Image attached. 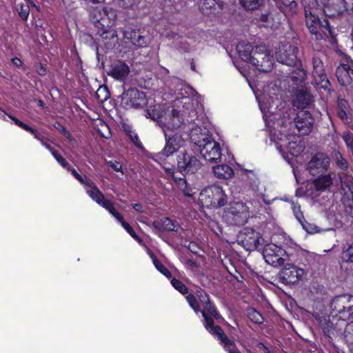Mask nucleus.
I'll use <instances>...</instances> for the list:
<instances>
[{
  "instance_id": "obj_1",
  "label": "nucleus",
  "mask_w": 353,
  "mask_h": 353,
  "mask_svg": "<svg viewBox=\"0 0 353 353\" xmlns=\"http://www.w3.org/2000/svg\"><path fill=\"white\" fill-rule=\"evenodd\" d=\"M250 202L232 201L225 210L224 219L230 225H243L250 216Z\"/></svg>"
},
{
  "instance_id": "obj_2",
  "label": "nucleus",
  "mask_w": 353,
  "mask_h": 353,
  "mask_svg": "<svg viewBox=\"0 0 353 353\" xmlns=\"http://www.w3.org/2000/svg\"><path fill=\"white\" fill-rule=\"evenodd\" d=\"M202 138L195 140L194 143L200 148V153L205 161L212 163H218L221 161L220 144L209 134H202Z\"/></svg>"
},
{
  "instance_id": "obj_3",
  "label": "nucleus",
  "mask_w": 353,
  "mask_h": 353,
  "mask_svg": "<svg viewBox=\"0 0 353 353\" xmlns=\"http://www.w3.org/2000/svg\"><path fill=\"white\" fill-rule=\"evenodd\" d=\"M305 24L310 32L314 36L316 40H321L332 37V30L330 23L326 19L321 20L318 15L306 16Z\"/></svg>"
},
{
  "instance_id": "obj_4",
  "label": "nucleus",
  "mask_w": 353,
  "mask_h": 353,
  "mask_svg": "<svg viewBox=\"0 0 353 353\" xmlns=\"http://www.w3.org/2000/svg\"><path fill=\"white\" fill-rule=\"evenodd\" d=\"M201 200L207 206L221 208L228 202V196L223 188L216 185H211L202 191Z\"/></svg>"
},
{
  "instance_id": "obj_5",
  "label": "nucleus",
  "mask_w": 353,
  "mask_h": 353,
  "mask_svg": "<svg viewBox=\"0 0 353 353\" xmlns=\"http://www.w3.org/2000/svg\"><path fill=\"white\" fill-rule=\"evenodd\" d=\"M331 158L324 152H317L307 163L306 170L313 176L325 174L330 168Z\"/></svg>"
},
{
  "instance_id": "obj_6",
  "label": "nucleus",
  "mask_w": 353,
  "mask_h": 353,
  "mask_svg": "<svg viewBox=\"0 0 353 353\" xmlns=\"http://www.w3.org/2000/svg\"><path fill=\"white\" fill-rule=\"evenodd\" d=\"M201 168L200 161L195 157L192 150H184L177 156V169L184 174H193Z\"/></svg>"
},
{
  "instance_id": "obj_7",
  "label": "nucleus",
  "mask_w": 353,
  "mask_h": 353,
  "mask_svg": "<svg viewBox=\"0 0 353 353\" xmlns=\"http://www.w3.org/2000/svg\"><path fill=\"white\" fill-rule=\"evenodd\" d=\"M251 64L260 72H269L273 68L274 58L265 46H255Z\"/></svg>"
},
{
  "instance_id": "obj_8",
  "label": "nucleus",
  "mask_w": 353,
  "mask_h": 353,
  "mask_svg": "<svg viewBox=\"0 0 353 353\" xmlns=\"http://www.w3.org/2000/svg\"><path fill=\"white\" fill-rule=\"evenodd\" d=\"M239 243L248 251H253L263 247L265 239L260 232L252 228H245L239 236Z\"/></svg>"
},
{
  "instance_id": "obj_9",
  "label": "nucleus",
  "mask_w": 353,
  "mask_h": 353,
  "mask_svg": "<svg viewBox=\"0 0 353 353\" xmlns=\"http://www.w3.org/2000/svg\"><path fill=\"white\" fill-rule=\"evenodd\" d=\"M323 54H316L312 57V74L316 85L325 90H329L331 84L325 73V66L323 62Z\"/></svg>"
},
{
  "instance_id": "obj_10",
  "label": "nucleus",
  "mask_w": 353,
  "mask_h": 353,
  "mask_svg": "<svg viewBox=\"0 0 353 353\" xmlns=\"http://www.w3.org/2000/svg\"><path fill=\"white\" fill-rule=\"evenodd\" d=\"M263 255L265 261L274 266L279 267L284 264L288 259L287 252L274 243L263 245Z\"/></svg>"
},
{
  "instance_id": "obj_11",
  "label": "nucleus",
  "mask_w": 353,
  "mask_h": 353,
  "mask_svg": "<svg viewBox=\"0 0 353 353\" xmlns=\"http://www.w3.org/2000/svg\"><path fill=\"white\" fill-rule=\"evenodd\" d=\"M298 48L289 43H281L276 52V60L289 66H295L301 61L297 58Z\"/></svg>"
},
{
  "instance_id": "obj_12",
  "label": "nucleus",
  "mask_w": 353,
  "mask_h": 353,
  "mask_svg": "<svg viewBox=\"0 0 353 353\" xmlns=\"http://www.w3.org/2000/svg\"><path fill=\"white\" fill-rule=\"evenodd\" d=\"M317 176L311 183L307 184L306 193L313 198L319 196L323 192L331 187L333 179L330 173L316 175Z\"/></svg>"
},
{
  "instance_id": "obj_13",
  "label": "nucleus",
  "mask_w": 353,
  "mask_h": 353,
  "mask_svg": "<svg viewBox=\"0 0 353 353\" xmlns=\"http://www.w3.org/2000/svg\"><path fill=\"white\" fill-rule=\"evenodd\" d=\"M184 120L180 112L175 109L168 110L158 125L163 132L177 130L183 124Z\"/></svg>"
},
{
  "instance_id": "obj_14",
  "label": "nucleus",
  "mask_w": 353,
  "mask_h": 353,
  "mask_svg": "<svg viewBox=\"0 0 353 353\" xmlns=\"http://www.w3.org/2000/svg\"><path fill=\"white\" fill-rule=\"evenodd\" d=\"M121 103L126 108H140L146 103L145 95L135 88L124 90L121 94Z\"/></svg>"
},
{
  "instance_id": "obj_15",
  "label": "nucleus",
  "mask_w": 353,
  "mask_h": 353,
  "mask_svg": "<svg viewBox=\"0 0 353 353\" xmlns=\"http://www.w3.org/2000/svg\"><path fill=\"white\" fill-rule=\"evenodd\" d=\"M163 132L165 137V145L158 154L160 159L172 155L181 147L183 142L181 134L179 133L170 134L168 132Z\"/></svg>"
},
{
  "instance_id": "obj_16",
  "label": "nucleus",
  "mask_w": 353,
  "mask_h": 353,
  "mask_svg": "<svg viewBox=\"0 0 353 353\" xmlns=\"http://www.w3.org/2000/svg\"><path fill=\"white\" fill-rule=\"evenodd\" d=\"M304 274V270L292 264H287L279 273L277 277L279 282L285 284L297 283Z\"/></svg>"
},
{
  "instance_id": "obj_17",
  "label": "nucleus",
  "mask_w": 353,
  "mask_h": 353,
  "mask_svg": "<svg viewBox=\"0 0 353 353\" xmlns=\"http://www.w3.org/2000/svg\"><path fill=\"white\" fill-rule=\"evenodd\" d=\"M314 102V97L308 88L298 86L294 91L292 105L298 109L308 108Z\"/></svg>"
},
{
  "instance_id": "obj_18",
  "label": "nucleus",
  "mask_w": 353,
  "mask_h": 353,
  "mask_svg": "<svg viewBox=\"0 0 353 353\" xmlns=\"http://www.w3.org/2000/svg\"><path fill=\"white\" fill-rule=\"evenodd\" d=\"M186 299L192 309H212L214 307L209 295L201 289L196 291V295H188Z\"/></svg>"
},
{
  "instance_id": "obj_19",
  "label": "nucleus",
  "mask_w": 353,
  "mask_h": 353,
  "mask_svg": "<svg viewBox=\"0 0 353 353\" xmlns=\"http://www.w3.org/2000/svg\"><path fill=\"white\" fill-rule=\"evenodd\" d=\"M294 123L301 135H307L312 130L314 118L308 111H300L294 119Z\"/></svg>"
},
{
  "instance_id": "obj_20",
  "label": "nucleus",
  "mask_w": 353,
  "mask_h": 353,
  "mask_svg": "<svg viewBox=\"0 0 353 353\" xmlns=\"http://www.w3.org/2000/svg\"><path fill=\"white\" fill-rule=\"evenodd\" d=\"M346 9L345 0H326L323 4V12L330 18L341 15Z\"/></svg>"
},
{
  "instance_id": "obj_21",
  "label": "nucleus",
  "mask_w": 353,
  "mask_h": 353,
  "mask_svg": "<svg viewBox=\"0 0 353 353\" xmlns=\"http://www.w3.org/2000/svg\"><path fill=\"white\" fill-rule=\"evenodd\" d=\"M130 73L129 66L123 61H116L110 65L108 74L114 79L124 81Z\"/></svg>"
},
{
  "instance_id": "obj_22",
  "label": "nucleus",
  "mask_w": 353,
  "mask_h": 353,
  "mask_svg": "<svg viewBox=\"0 0 353 353\" xmlns=\"http://www.w3.org/2000/svg\"><path fill=\"white\" fill-rule=\"evenodd\" d=\"M336 76L341 85H349L353 81V68L348 64H340L336 70Z\"/></svg>"
},
{
  "instance_id": "obj_23",
  "label": "nucleus",
  "mask_w": 353,
  "mask_h": 353,
  "mask_svg": "<svg viewBox=\"0 0 353 353\" xmlns=\"http://www.w3.org/2000/svg\"><path fill=\"white\" fill-rule=\"evenodd\" d=\"M330 307L333 309H352L353 296L350 294L336 296L330 302Z\"/></svg>"
},
{
  "instance_id": "obj_24",
  "label": "nucleus",
  "mask_w": 353,
  "mask_h": 353,
  "mask_svg": "<svg viewBox=\"0 0 353 353\" xmlns=\"http://www.w3.org/2000/svg\"><path fill=\"white\" fill-rule=\"evenodd\" d=\"M276 6L287 17H293L298 11V3L294 0L279 1L276 2Z\"/></svg>"
},
{
  "instance_id": "obj_25",
  "label": "nucleus",
  "mask_w": 353,
  "mask_h": 353,
  "mask_svg": "<svg viewBox=\"0 0 353 353\" xmlns=\"http://www.w3.org/2000/svg\"><path fill=\"white\" fill-rule=\"evenodd\" d=\"M255 48H253L250 43L245 41L240 42L236 46V50L241 59L245 62L252 63V54Z\"/></svg>"
},
{
  "instance_id": "obj_26",
  "label": "nucleus",
  "mask_w": 353,
  "mask_h": 353,
  "mask_svg": "<svg viewBox=\"0 0 353 353\" xmlns=\"http://www.w3.org/2000/svg\"><path fill=\"white\" fill-rule=\"evenodd\" d=\"M125 37L132 43L138 47H145L148 44L147 39L136 30H126L124 32Z\"/></svg>"
},
{
  "instance_id": "obj_27",
  "label": "nucleus",
  "mask_w": 353,
  "mask_h": 353,
  "mask_svg": "<svg viewBox=\"0 0 353 353\" xmlns=\"http://www.w3.org/2000/svg\"><path fill=\"white\" fill-rule=\"evenodd\" d=\"M338 176L344 193L353 194V176L348 171L339 172Z\"/></svg>"
},
{
  "instance_id": "obj_28",
  "label": "nucleus",
  "mask_w": 353,
  "mask_h": 353,
  "mask_svg": "<svg viewBox=\"0 0 353 353\" xmlns=\"http://www.w3.org/2000/svg\"><path fill=\"white\" fill-rule=\"evenodd\" d=\"M332 159L336 168L339 169L341 172L348 171L350 163L339 150H334L332 152Z\"/></svg>"
},
{
  "instance_id": "obj_29",
  "label": "nucleus",
  "mask_w": 353,
  "mask_h": 353,
  "mask_svg": "<svg viewBox=\"0 0 353 353\" xmlns=\"http://www.w3.org/2000/svg\"><path fill=\"white\" fill-rule=\"evenodd\" d=\"M213 172L216 177L220 179H228L234 175V171L227 164L217 165L213 168Z\"/></svg>"
},
{
  "instance_id": "obj_30",
  "label": "nucleus",
  "mask_w": 353,
  "mask_h": 353,
  "mask_svg": "<svg viewBox=\"0 0 353 353\" xmlns=\"http://www.w3.org/2000/svg\"><path fill=\"white\" fill-rule=\"evenodd\" d=\"M217 330H219L217 337L223 345L224 350L228 352V353H234L235 351L238 350L235 343L228 339L223 329L219 328Z\"/></svg>"
},
{
  "instance_id": "obj_31",
  "label": "nucleus",
  "mask_w": 353,
  "mask_h": 353,
  "mask_svg": "<svg viewBox=\"0 0 353 353\" xmlns=\"http://www.w3.org/2000/svg\"><path fill=\"white\" fill-rule=\"evenodd\" d=\"M293 212L296 219L301 224L303 228L308 233H313L315 232L316 226L314 224L308 223L304 218L303 212L301 210V207L294 206Z\"/></svg>"
},
{
  "instance_id": "obj_32",
  "label": "nucleus",
  "mask_w": 353,
  "mask_h": 353,
  "mask_svg": "<svg viewBox=\"0 0 353 353\" xmlns=\"http://www.w3.org/2000/svg\"><path fill=\"white\" fill-rule=\"evenodd\" d=\"M88 188L86 190L87 194L94 200L97 203H101L105 199L103 194L97 187L92 181H88Z\"/></svg>"
},
{
  "instance_id": "obj_33",
  "label": "nucleus",
  "mask_w": 353,
  "mask_h": 353,
  "mask_svg": "<svg viewBox=\"0 0 353 353\" xmlns=\"http://www.w3.org/2000/svg\"><path fill=\"white\" fill-rule=\"evenodd\" d=\"M307 78V71L301 66L292 71L290 75L291 81L296 85L304 83Z\"/></svg>"
},
{
  "instance_id": "obj_34",
  "label": "nucleus",
  "mask_w": 353,
  "mask_h": 353,
  "mask_svg": "<svg viewBox=\"0 0 353 353\" xmlns=\"http://www.w3.org/2000/svg\"><path fill=\"white\" fill-rule=\"evenodd\" d=\"M196 313L201 312L205 320V327L206 330L212 335L217 336L219 328H221L219 325H214V319L211 316H208V312L206 310H194Z\"/></svg>"
},
{
  "instance_id": "obj_35",
  "label": "nucleus",
  "mask_w": 353,
  "mask_h": 353,
  "mask_svg": "<svg viewBox=\"0 0 353 353\" xmlns=\"http://www.w3.org/2000/svg\"><path fill=\"white\" fill-rule=\"evenodd\" d=\"M199 6L202 13L205 15L215 14L219 8L216 0H203Z\"/></svg>"
},
{
  "instance_id": "obj_36",
  "label": "nucleus",
  "mask_w": 353,
  "mask_h": 353,
  "mask_svg": "<svg viewBox=\"0 0 353 353\" xmlns=\"http://www.w3.org/2000/svg\"><path fill=\"white\" fill-rule=\"evenodd\" d=\"M341 201L345 214L353 217V194H347V192L344 193Z\"/></svg>"
},
{
  "instance_id": "obj_37",
  "label": "nucleus",
  "mask_w": 353,
  "mask_h": 353,
  "mask_svg": "<svg viewBox=\"0 0 353 353\" xmlns=\"http://www.w3.org/2000/svg\"><path fill=\"white\" fill-rule=\"evenodd\" d=\"M148 253L152 260L153 264L158 271L163 274L167 278L170 279L172 277V273L170 270L156 257L154 254L150 250H148Z\"/></svg>"
},
{
  "instance_id": "obj_38",
  "label": "nucleus",
  "mask_w": 353,
  "mask_h": 353,
  "mask_svg": "<svg viewBox=\"0 0 353 353\" xmlns=\"http://www.w3.org/2000/svg\"><path fill=\"white\" fill-rule=\"evenodd\" d=\"M303 6L305 17L317 15L318 2L316 0H303Z\"/></svg>"
},
{
  "instance_id": "obj_39",
  "label": "nucleus",
  "mask_w": 353,
  "mask_h": 353,
  "mask_svg": "<svg viewBox=\"0 0 353 353\" xmlns=\"http://www.w3.org/2000/svg\"><path fill=\"white\" fill-rule=\"evenodd\" d=\"M103 14L101 8H92L90 10V18L93 23H100L103 26L101 23V21H104V19L102 17Z\"/></svg>"
},
{
  "instance_id": "obj_40",
  "label": "nucleus",
  "mask_w": 353,
  "mask_h": 353,
  "mask_svg": "<svg viewBox=\"0 0 353 353\" xmlns=\"http://www.w3.org/2000/svg\"><path fill=\"white\" fill-rule=\"evenodd\" d=\"M344 339L353 350V321L346 325L344 331Z\"/></svg>"
},
{
  "instance_id": "obj_41",
  "label": "nucleus",
  "mask_w": 353,
  "mask_h": 353,
  "mask_svg": "<svg viewBox=\"0 0 353 353\" xmlns=\"http://www.w3.org/2000/svg\"><path fill=\"white\" fill-rule=\"evenodd\" d=\"M162 221L163 225V231L177 232L179 228H180L177 222L174 221L168 217L162 218Z\"/></svg>"
},
{
  "instance_id": "obj_42",
  "label": "nucleus",
  "mask_w": 353,
  "mask_h": 353,
  "mask_svg": "<svg viewBox=\"0 0 353 353\" xmlns=\"http://www.w3.org/2000/svg\"><path fill=\"white\" fill-rule=\"evenodd\" d=\"M101 36L103 39H110V44L107 43H105V45H108V48L114 47L118 40L117 32L114 30L104 31Z\"/></svg>"
},
{
  "instance_id": "obj_43",
  "label": "nucleus",
  "mask_w": 353,
  "mask_h": 353,
  "mask_svg": "<svg viewBox=\"0 0 353 353\" xmlns=\"http://www.w3.org/2000/svg\"><path fill=\"white\" fill-rule=\"evenodd\" d=\"M248 316L251 321L256 324H262L264 321V318L259 312V310H248Z\"/></svg>"
},
{
  "instance_id": "obj_44",
  "label": "nucleus",
  "mask_w": 353,
  "mask_h": 353,
  "mask_svg": "<svg viewBox=\"0 0 353 353\" xmlns=\"http://www.w3.org/2000/svg\"><path fill=\"white\" fill-rule=\"evenodd\" d=\"M263 0H240L241 4L248 10H254L258 8L263 3Z\"/></svg>"
},
{
  "instance_id": "obj_45",
  "label": "nucleus",
  "mask_w": 353,
  "mask_h": 353,
  "mask_svg": "<svg viewBox=\"0 0 353 353\" xmlns=\"http://www.w3.org/2000/svg\"><path fill=\"white\" fill-rule=\"evenodd\" d=\"M96 97L99 101L103 102L110 98V94L106 86H100L96 92Z\"/></svg>"
},
{
  "instance_id": "obj_46",
  "label": "nucleus",
  "mask_w": 353,
  "mask_h": 353,
  "mask_svg": "<svg viewBox=\"0 0 353 353\" xmlns=\"http://www.w3.org/2000/svg\"><path fill=\"white\" fill-rule=\"evenodd\" d=\"M342 139L344 141L347 149L350 150L351 154H353V135L350 131L343 132Z\"/></svg>"
},
{
  "instance_id": "obj_47",
  "label": "nucleus",
  "mask_w": 353,
  "mask_h": 353,
  "mask_svg": "<svg viewBox=\"0 0 353 353\" xmlns=\"http://www.w3.org/2000/svg\"><path fill=\"white\" fill-rule=\"evenodd\" d=\"M172 285L182 294L188 293V288L179 280L174 278L171 280Z\"/></svg>"
},
{
  "instance_id": "obj_48",
  "label": "nucleus",
  "mask_w": 353,
  "mask_h": 353,
  "mask_svg": "<svg viewBox=\"0 0 353 353\" xmlns=\"http://www.w3.org/2000/svg\"><path fill=\"white\" fill-rule=\"evenodd\" d=\"M342 259L346 262L353 263V242L343 251Z\"/></svg>"
},
{
  "instance_id": "obj_49",
  "label": "nucleus",
  "mask_w": 353,
  "mask_h": 353,
  "mask_svg": "<svg viewBox=\"0 0 353 353\" xmlns=\"http://www.w3.org/2000/svg\"><path fill=\"white\" fill-rule=\"evenodd\" d=\"M249 185L252 190L257 191L260 183L259 179L255 176L252 172H250L248 175Z\"/></svg>"
},
{
  "instance_id": "obj_50",
  "label": "nucleus",
  "mask_w": 353,
  "mask_h": 353,
  "mask_svg": "<svg viewBox=\"0 0 353 353\" xmlns=\"http://www.w3.org/2000/svg\"><path fill=\"white\" fill-rule=\"evenodd\" d=\"M145 117L147 118H150L154 121H158L163 118V116H160L158 112L154 109H147L145 111Z\"/></svg>"
},
{
  "instance_id": "obj_51",
  "label": "nucleus",
  "mask_w": 353,
  "mask_h": 353,
  "mask_svg": "<svg viewBox=\"0 0 353 353\" xmlns=\"http://www.w3.org/2000/svg\"><path fill=\"white\" fill-rule=\"evenodd\" d=\"M18 13L23 20H27L30 13L29 6L27 4L21 5L18 10Z\"/></svg>"
},
{
  "instance_id": "obj_52",
  "label": "nucleus",
  "mask_w": 353,
  "mask_h": 353,
  "mask_svg": "<svg viewBox=\"0 0 353 353\" xmlns=\"http://www.w3.org/2000/svg\"><path fill=\"white\" fill-rule=\"evenodd\" d=\"M54 126L57 130H59L66 139L69 140L72 139V135L59 122H56Z\"/></svg>"
},
{
  "instance_id": "obj_53",
  "label": "nucleus",
  "mask_w": 353,
  "mask_h": 353,
  "mask_svg": "<svg viewBox=\"0 0 353 353\" xmlns=\"http://www.w3.org/2000/svg\"><path fill=\"white\" fill-rule=\"evenodd\" d=\"M121 225L124 228V229L130 234L132 237L134 239L139 241V237L137 235L132 228L130 226L129 223L127 222L122 221L121 223Z\"/></svg>"
},
{
  "instance_id": "obj_54",
  "label": "nucleus",
  "mask_w": 353,
  "mask_h": 353,
  "mask_svg": "<svg viewBox=\"0 0 353 353\" xmlns=\"http://www.w3.org/2000/svg\"><path fill=\"white\" fill-rule=\"evenodd\" d=\"M100 205L106 209L110 214L116 210L114 207V203L106 199L101 203Z\"/></svg>"
},
{
  "instance_id": "obj_55",
  "label": "nucleus",
  "mask_w": 353,
  "mask_h": 353,
  "mask_svg": "<svg viewBox=\"0 0 353 353\" xmlns=\"http://www.w3.org/2000/svg\"><path fill=\"white\" fill-rule=\"evenodd\" d=\"M100 205L106 209L110 214L116 210L114 207V203L106 199L101 203Z\"/></svg>"
},
{
  "instance_id": "obj_56",
  "label": "nucleus",
  "mask_w": 353,
  "mask_h": 353,
  "mask_svg": "<svg viewBox=\"0 0 353 353\" xmlns=\"http://www.w3.org/2000/svg\"><path fill=\"white\" fill-rule=\"evenodd\" d=\"M100 205L106 209L110 214L116 210L114 207V203L106 199L101 203Z\"/></svg>"
},
{
  "instance_id": "obj_57",
  "label": "nucleus",
  "mask_w": 353,
  "mask_h": 353,
  "mask_svg": "<svg viewBox=\"0 0 353 353\" xmlns=\"http://www.w3.org/2000/svg\"><path fill=\"white\" fill-rule=\"evenodd\" d=\"M130 137V139L132 141V142L139 149H143V145H142V143L141 142L138 135L136 134V133H134V132H131L130 134H129Z\"/></svg>"
},
{
  "instance_id": "obj_58",
  "label": "nucleus",
  "mask_w": 353,
  "mask_h": 353,
  "mask_svg": "<svg viewBox=\"0 0 353 353\" xmlns=\"http://www.w3.org/2000/svg\"><path fill=\"white\" fill-rule=\"evenodd\" d=\"M178 184L185 194L190 195V188H188L187 181L185 179H179Z\"/></svg>"
},
{
  "instance_id": "obj_59",
  "label": "nucleus",
  "mask_w": 353,
  "mask_h": 353,
  "mask_svg": "<svg viewBox=\"0 0 353 353\" xmlns=\"http://www.w3.org/2000/svg\"><path fill=\"white\" fill-rule=\"evenodd\" d=\"M9 118L11 119L16 125H17L19 127L21 128L22 129L25 130H30V126L27 124L24 123L23 122L19 120L17 118H16L14 116L8 115Z\"/></svg>"
},
{
  "instance_id": "obj_60",
  "label": "nucleus",
  "mask_w": 353,
  "mask_h": 353,
  "mask_svg": "<svg viewBox=\"0 0 353 353\" xmlns=\"http://www.w3.org/2000/svg\"><path fill=\"white\" fill-rule=\"evenodd\" d=\"M348 103L346 100L343 99H338V110H347Z\"/></svg>"
},
{
  "instance_id": "obj_61",
  "label": "nucleus",
  "mask_w": 353,
  "mask_h": 353,
  "mask_svg": "<svg viewBox=\"0 0 353 353\" xmlns=\"http://www.w3.org/2000/svg\"><path fill=\"white\" fill-rule=\"evenodd\" d=\"M30 132L32 135H34V138L39 140L41 143L45 139L43 136L41 134L38 133L34 129L30 127V130H27Z\"/></svg>"
},
{
  "instance_id": "obj_62",
  "label": "nucleus",
  "mask_w": 353,
  "mask_h": 353,
  "mask_svg": "<svg viewBox=\"0 0 353 353\" xmlns=\"http://www.w3.org/2000/svg\"><path fill=\"white\" fill-rule=\"evenodd\" d=\"M108 163L114 170L117 172L121 171L122 166L119 162L110 161Z\"/></svg>"
},
{
  "instance_id": "obj_63",
  "label": "nucleus",
  "mask_w": 353,
  "mask_h": 353,
  "mask_svg": "<svg viewBox=\"0 0 353 353\" xmlns=\"http://www.w3.org/2000/svg\"><path fill=\"white\" fill-rule=\"evenodd\" d=\"M134 3V0H119V5L123 8H130Z\"/></svg>"
},
{
  "instance_id": "obj_64",
  "label": "nucleus",
  "mask_w": 353,
  "mask_h": 353,
  "mask_svg": "<svg viewBox=\"0 0 353 353\" xmlns=\"http://www.w3.org/2000/svg\"><path fill=\"white\" fill-rule=\"evenodd\" d=\"M58 163L65 169H69L70 165L69 163L61 156L59 158H57Z\"/></svg>"
}]
</instances>
